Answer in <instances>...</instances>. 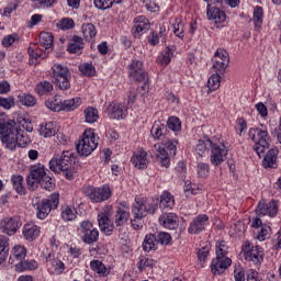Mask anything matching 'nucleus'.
<instances>
[{"label":"nucleus","mask_w":281,"mask_h":281,"mask_svg":"<svg viewBox=\"0 0 281 281\" xmlns=\"http://www.w3.org/2000/svg\"><path fill=\"white\" fill-rule=\"evenodd\" d=\"M81 32L85 41L88 42L95 38V36L98 35V30H95V26L92 23L82 24Z\"/></svg>","instance_id":"27"},{"label":"nucleus","mask_w":281,"mask_h":281,"mask_svg":"<svg viewBox=\"0 0 281 281\" xmlns=\"http://www.w3.org/2000/svg\"><path fill=\"white\" fill-rule=\"evenodd\" d=\"M21 217L19 216L5 217L0 223V227L3 234H7L8 236H14L21 227Z\"/></svg>","instance_id":"12"},{"label":"nucleus","mask_w":281,"mask_h":281,"mask_svg":"<svg viewBox=\"0 0 281 281\" xmlns=\"http://www.w3.org/2000/svg\"><path fill=\"white\" fill-rule=\"evenodd\" d=\"M159 209V198L153 199L150 202L145 203L143 200L136 199L132 207L134 218H145L148 214H155Z\"/></svg>","instance_id":"7"},{"label":"nucleus","mask_w":281,"mask_h":281,"mask_svg":"<svg viewBox=\"0 0 281 281\" xmlns=\"http://www.w3.org/2000/svg\"><path fill=\"white\" fill-rule=\"evenodd\" d=\"M59 203L60 194L58 193H53L47 199H44L41 202H36L33 200V205L37 210V218H40L41 221H45V218L49 216V212H52V210H56Z\"/></svg>","instance_id":"5"},{"label":"nucleus","mask_w":281,"mask_h":281,"mask_svg":"<svg viewBox=\"0 0 281 281\" xmlns=\"http://www.w3.org/2000/svg\"><path fill=\"white\" fill-rule=\"evenodd\" d=\"M280 153V149H278V147H273L271 149H269L266 155L265 158L262 160V166L263 168H278V154Z\"/></svg>","instance_id":"20"},{"label":"nucleus","mask_w":281,"mask_h":281,"mask_svg":"<svg viewBox=\"0 0 281 281\" xmlns=\"http://www.w3.org/2000/svg\"><path fill=\"white\" fill-rule=\"evenodd\" d=\"M248 135L256 144L254 150L259 157H262V155L269 150V146H271L269 144V133L260 128H250Z\"/></svg>","instance_id":"6"},{"label":"nucleus","mask_w":281,"mask_h":281,"mask_svg":"<svg viewBox=\"0 0 281 281\" xmlns=\"http://www.w3.org/2000/svg\"><path fill=\"white\" fill-rule=\"evenodd\" d=\"M136 100H137V90H135V88H131L127 93L126 106L128 109H131V106H133V104H135Z\"/></svg>","instance_id":"60"},{"label":"nucleus","mask_w":281,"mask_h":281,"mask_svg":"<svg viewBox=\"0 0 281 281\" xmlns=\"http://www.w3.org/2000/svg\"><path fill=\"white\" fill-rule=\"evenodd\" d=\"M10 252V244L5 237H0V265H3L8 260V254Z\"/></svg>","instance_id":"33"},{"label":"nucleus","mask_w":281,"mask_h":281,"mask_svg":"<svg viewBox=\"0 0 281 281\" xmlns=\"http://www.w3.org/2000/svg\"><path fill=\"white\" fill-rule=\"evenodd\" d=\"M15 269L16 271H34V269H38V262L34 260H24L15 263Z\"/></svg>","instance_id":"32"},{"label":"nucleus","mask_w":281,"mask_h":281,"mask_svg":"<svg viewBox=\"0 0 281 281\" xmlns=\"http://www.w3.org/2000/svg\"><path fill=\"white\" fill-rule=\"evenodd\" d=\"M177 140H165L162 144L164 147H161V145L159 144L154 145L156 153H158L156 157L160 159V164L161 166H165V168H168V166H170V156H177ZM168 150L170 156L168 155Z\"/></svg>","instance_id":"8"},{"label":"nucleus","mask_w":281,"mask_h":281,"mask_svg":"<svg viewBox=\"0 0 281 281\" xmlns=\"http://www.w3.org/2000/svg\"><path fill=\"white\" fill-rule=\"evenodd\" d=\"M159 222L167 229H177L179 227V217L175 213H165L160 215Z\"/></svg>","instance_id":"21"},{"label":"nucleus","mask_w":281,"mask_h":281,"mask_svg":"<svg viewBox=\"0 0 281 281\" xmlns=\"http://www.w3.org/2000/svg\"><path fill=\"white\" fill-rule=\"evenodd\" d=\"M79 71L82 74V76H88V78H91V76L95 75V67L91 64H81L79 66Z\"/></svg>","instance_id":"51"},{"label":"nucleus","mask_w":281,"mask_h":281,"mask_svg":"<svg viewBox=\"0 0 281 281\" xmlns=\"http://www.w3.org/2000/svg\"><path fill=\"white\" fill-rule=\"evenodd\" d=\"M158 245H170L172 237L168 233H159L156 237Z\"/></svg>","instance_id":"57"},{"label":"nucleus","mask_w":281,"mask_h":281,"mask_svg":"<svg viewBox=\"0 0 281 281\" xmlns=\"http://www.w3.org/2000/svg\"><path fill=\"white\" fill-rule=\"evenodd\" d=\"M167 126L173 132L181 131V121L177 116H171L167 121Z\"/></svg>","instance_id":"53"},{"label":"nucleus","mask_w":281,"mask_h":281,"mask_svg":"<svg viewBox=\"0 0 281 281\" xmlns=\"http://www.w3.org/2000/svg\"><path fill=\"white\" fill-rule=\"evenodd\" d=\"M134 26L132 27V34L134 38H139L144 32L150 30V22L146 16H138L134 20Z\"/></svg>","instance_id":"16"},{"label":"nucleus","mask_w":281,"mask_h":281,"mask_svg":"<svg viewBox=\"0 0 281 281\" xmlns=\"http://www.w3.org/2000/svg\"><path fill=\"white\" fill-rule=\"evenodd\" d=\"M213 144H214V143H213L210 138H207L206 140L200 139V140L198 142L196 147H195V150H196L198 155H199L200 157H202L203 154H204V151H205V149H206V148H212Z\"/></svg>","instance_id":"48"},{"label":"nucleus","mask_w":281,"mask_h":281,"mask_svg":"<svg viewBox=\"0 0 281 281\" xmlns=\"http://www.w3.org/2000/svg\"><path fill=\"white\" fill-rule=\"evenodd\" d=\"M11 181L18 194H25V187H23V176H13Z\"/></svg>","instance_id":"46"},{"label":"nucleus","mask_w":281,"mask_h":281,"mask_svg":"<svg viewBox=\"0 0 281 281\" xmlns=\"http://www.w3.org/2000/svg\"><path fill=\"white\" fill-rule=\"evenodd\" d=\"M198 175L199 177L205 178L210 175V165L205 162L198 164Z\"/></svg>","instance_id":"59"},{"label":"nucleus","mask_w":281,"mask_h":281,"mask_svg":"<svg viewBox=\"0 0 281 281\" xmlns=\"http://www.w3.org/2000/svg\"><path fill=\"white\" fill-rule=\"evenodd\" d=\"M263 16H265V11L262 10V7H256L254 9V18H252V21L255 23V30H260V27H262Z\"/></svg>","instance_id":"38"},{"label":"nucleus","mask_w":281,"mask_h":281,"mask_svg":"<svg viewBox=\"0 0 281 281\" xmlns=\"http://www.w3.org/2000/svg\"><path fill=\"white\" fill-rule=\"evenodd\" d=\"M76 24L74 23V19H69V18H64L60 23H59V27L61 30H71L74 29Z\"/></svg>","instance_id":"62"},{"label":"nucleus","mask_w":281,"mask_h":281,"mask_svg":"<svg viewBox=\"0 0 281 281\" xmlns=\"http://www.w3.org/2000/svg\"><path fill=\"white\" fill-rule=\"evenodd\" d=\"M71 79L70 76H64V77H58L56 79H53V82L60 89L61 91H67L71 87V82L69 81Z\"/></svg>","instance_id":"39"},{"label":"nucleus","mask_w":281,"mask_h":281,"mask_svg":"<svg viewBox=\"0 0 281 281\" xmlns=\"http://www.w3.org/2000/svg\"><path fill=\"white\" fill-rule=\"evenodd\" d=\"M0 139L9 150H14L16 146L19 148H25L27 146V140L21 133V125L14 120L0 123Z\"/></svg>","instance_id":"1"},{"label":"nucleus","mask_w":281,"mask_h":281,"mask_svg":"<svg viewBox=\"0 0 281 281\" xmlns=\"http://www.w3.org/2000/svg\"><path fill=\"white\" fill-rule=\"evenodd\" d=\"M25 256H27V249L23 246H15L13 248V256L9 258L10 265H14V259L18 260V262H22L25 260Z\"/></svg>","instance_id":"26"},{"label":"nucleus","mask_w":281,"mask_h":281,"mask_svg":"<svg viewBox=\"0 0 281 281\" xmlns=\"http://www.w3.org/2000/svg\"><path fill=\"white\" fill-rule=\"evenodd\" d=\"M49 168L53 172H63L69 181L74 179L76 175V157L74 153L64 151L61 156H55L49 161Z\"/></svg>","instance_id":"3"},{"label":"nucleus","mask_w":281,"mask_h":281,"mask_svg":"<svg viewBox=\"0 0 281 281\" xmlns=\"http://www.w3.org/2000/svg\"><path fill=\"white\" fill-rule=\"evenodd\" d=\"M144 64L142 61L134 59L130 65V76L136 82H148V74L144 70Z\"/></svg>","instance_id":"13"},{"label":"nucleus","mask_w":281,"mask_h":281,"mask_svg":"<svg viewBox=\"0 0 281 281\" xmlns=\"http://www.w3.org/2000/svg\"><path fill=\"white\" fill-rule=\"evenodd\" d=\"M85 117H86V122L88 124H93L95 122H98V109L93 108V106H89L85 110Z\"/></svg>","instance_id":"44"},{"label":"nucleus","mask_w":281,"mask_h":281,"mask_svg":"<svg viewBox=\"0 0 281 281\" xmlns=\"http://www.w3.org/2000/svg\"><path fill=\"white\" fill-rule=\"evenodd\" d=\"M155 265H157V261H155L154 259L140 257L139 262H138V269H139V271H143L147 267L153 269L155 267Z\"/></svg>","instance_id":"52"},{"label":"nucleus","mask_w":281,"mask_h":281,"mask_svg":"<svg viewBox=\"0 0 281 281\" xmlns=\"http://www.w3.org/2000/svg\"><path fill=\"white\" fill-rule=\"evenodd\" d=\"M41 135L44 137H54V135H56V127L54 126V123L49 122L42 125Z\"/></svg>","instance_id":"49"},{"label":"nucleus","mask_w":281,"mask_h":281,"mask_svg":"<svg viewBox=\"0 0 281 281\" xmlns=\"http://www.w3.org/2000/svg\"><path fill=\"white\" fill-rule=\"evenodd\" d=\"M157 236L154 234L146 235L144 243H143V249L144 251H153V249H157Z\"/></svg>","instance_id":"31"},{"label":"nucleus","mask_w":281,"mask_h":281,"mask_svg":"<svg viewBox=\"0 0 281 281\" xmlns=\"http://www.w3.org/2000/svg\"><path fill=\"white\" fill-rule=\"evenodd\" d=\"M86 194L92 203H102V201H106L111 196V189L108 187H103L102 189L89 187L86 190Z\"/></svg>","instance_id":"11"},{"label":"nucleus","mask_w":281,"mask_h":281,"mask_svg":"<svg viewBox=\"0 0 281 281\" xmlns=\"http://www.w3.org/2000/svg\"><path fill=\"white\" fill-rule=\"evenodd\" d=\"M148 153L144 148L138 149L134 153L131 161L137 170H146L148 168Z\"/></svg>","instance_id":"17"},{"label":"nucleus","mask_w":281,"mask_h":281,"mask_svg":"<svg viewBox=\"0 0 281 281\" xmlns=\"http://www.w3.org/2000/svg\"><path fill=\"white\" fill-rule=\"evenodd\" d=\"M38 234H41V228L36 225L26 224L23 228V236L30 243H32V240H35V238H38Z\"/></svg>","instance_id":"25"},{"label":"nucleus","mask_w":281,"mask_h":281,"mask_svg":"<svg viewBox=\"0 0 281 281\" xmlns=\"http://www.w3.org/2000/svg\"><path fill=\"white\" fill-rule=\"evenodd\" d=\"M256 214L258 216H276L278 214V204L276 201H271L268 204L265 201H260L256 209Z\"/></svg>","instance_id":"15"},{"label":"nucleus","mask_w":281,"mask_h":281,"mask_svg":"<svg viewBox=\"0 0 281 281\" xmlns=\"http://www.w3.org/2000/svg\"><path fill=\"white\" fill-rule=\"evenodd\" d=\"M16 104H23V106H34L36 104V98L32 94L18 95Z\"/></svg>","instance_id":"42"},{"label":"nucleus","mask_w":281,"mask_h":281,"mask_svg":"<svg viewBox=\"0 0 281 281\" xmlns=\"http://www.w3.org/2000/svg\"><path fill=\"white\" fill-rule=\"evenodd\" d=\"M160 202V207H169L172 209L175 207V198L172 196V194H170V192L165 191L161 195H160V200H158V203Z\"/></svg>","instance_id":"34"},{"label":"nucleus","mask_w":281,"mask_h":281,"mask_svg":"<svg viewBox=\"0 0 281 281\" xmlns=\"http://www.w3.org/2000/svg\"><path fill=\"white\" fill-rule=\"evenodd\" d=\"M26 183L31 192H34L38 186L44 190H48V192H52L55 187L52 176L47 173V170L43 165L32 167L30 175L26 178Z\"/></svg>","instance_id":"2"},{"label":"nucleus","mask_w":281,"mask_h":281,"mask_svg":"<svg viewBox=\"0 0 281 281\" xmlns=\"http://www.w3.org/2000/svg\"><path fill=\"white\" fill-rule=\"evenodd\" d=\"M81 238L82 241L86 243V245H93V243H98V238H100V233L97 228H91L90 231L83 233V236Z\"/></svg>","instance_id":"30"},{"label":"nucleus","mask_w":281,"mask_h":281,"mask_svg":"<svg viewBox=\"0 0 281 281\" xmlns=\"http://www.w3.org/2000/svg\"><path fill=\"white\" fill-rule=\"evenodd\" d=\"M93 1L98 10H109V8H113V3H122V0H93Z\"/></svg>","instance_id":"47"},{"label":"nucleus","mask_w":281,"mask_h":281,"mask_svg":"<svg viewBox=\"0 0 281 281\" xmlns=\"http://www.w3.org/2000/svg\"><path fill=\"white\" fill-rule=\"evenodd\" d=\"M54 90V86L49 81H41L37 83L35 91L37 95H45V93H49V91Z\"/></svg>","instance_id":"43"},{"label":"nucleus","mask_w":281,"mask_h":281,"mask_svg":"<svg viewBox=\"0 0 281 281\" xmlns=\"http://www.w3.org/2000/svg\"><path fill=\"white\" fill-rule=\"evenodd\" d=\"M196 256L199 259V262H205L207 259V256H210V248L207 246H204L196 250Z\"/></svg>","instance_id":"58"},{"label":"nucleus","mask_w":281,"mask_h":281,"mask_svg":"<svg viewBox=\"0 0 281 281\" xmlns=\"http://www.w3.org/2000/svg\"><path fill=\"white\" fill-rule=\"evenodd\" d=\"M81 49H85V43L82 42V37L74 35L72 42L68 44V52L70 54H78V52H81Z\"/></svg>","instance_id":"28"},{"label":"nucleus","mask_w":281,"mask_h":281,"mask_svg":"<svg viewBox=\"0 0 281 281\" xmlns=\"http://www.w3.org/2000/svg\"><path fill=\"white\" fill-rule=\"evenodd\" d=\"M229 267H232V260L227 257V246L225 241H221L216 247V258L212 260L211 271L213 276H221Z\"/></svg>","instance_id":"4"},{"label":"nucleus","mask_w":281,"mask_h":281,"mask_svg":"<svg viewBox=\"0 0 281 281\" xmlns=\"http://www.w3.org/2000/svg\"><path fill=\"white\" fill-rule=\"evenodd\" d=\"M226 156H227V149H225V145L221 147V145L213 143V145L211 146L212 166H221V164L225 161Z\"/></svg>","instance_id":"14"},{"label":"nucleus","mask_w":281,"mask_h":281,"mask_svg":"<svg viewBox=\"0 0 281 281\" xmlns=\"http://www.w3.org/2000/svg\"><path fill=\"white\" fill-rule=\"evenodd\" d=\"M52 265L54 269V276H60L63 271H65V263H63V261H60L59 259H54L52 261Z\"/></svg>","instance_id":"55"},{"label":"nucleus","mask_w":281,"mask_h":281,"mask_svg":"<svg viewBox=\"0 0 281 281\" xmlns=\"http://www.w3.org/2000/svg\"><path fill=\"white\" fill-rule=\"evenodd\" d=\"M98 222L101 232H111V229H109V227H111V220H109V216L105 214H99Z\"/></svg>","instance_id":"50"},{"label":"nucleus","mask_w":281,"mask_h":281,"mask_svg":"<svg viewBox=\"0 0 281 281\" xmlns=\"http://www.w3.org/2000/svg\"><path fill=\"white\" fill-rule=\"evenodd\" d=\"M207 221L210 217L205 214L198 215L193 221L190 223L189 226V234H201L203 229H205V225H207Z\"/></svg>","instance_id":"18"},{"label":"nucleus","mask_w":281,"mask_h":281,"mask_svg":"<svg viewBox=\"0 0 281 281\" xmlns=\"http://www.w3.org/2000/svg\"><path fill=\"white\" fill-rule=\"evenodd\" d=\"M61 218L64 221H74L76 218V214H74V211L67 206L63 212H61Z\"/></svg>","instance_id":"64"},{"label":"nucleus","mask_w":281,"mask_h":281,"mask_svg":"<svg viewBox=\"0 0 281 281\" xmlns=\"http://www.w3.org/2000/svg\"><path fill=\"white\" fill-rule=\"evenodd\" d=\"M40 45L45 49H52L54 46V35L52 33L42 32L40 34Z\"/></svg>","instance_id":"29"},{"label":"nucleus","mask_w":281,"mask_h":281,"mask_svg":"<svg viewBox=\"0 0 281 281\" xmlns=\"http://www.w3.org/2000/svg\"><path fill=\"white\" fill-rule=\"evenodd\" d=\"M0 106L3 109H12V106H14V97H0Z\"/></svg>","instance_id":"61"},{"label":"nucleus","mask_w":281,"mask_h":281,"mask_svg":"<svg viewBox=\"0 0 281 281\" xmlns=\"http://www.w3.org/2000/svg\"><path fill=\"white\" fill-rule=\"evenodd\" d=\"M82 101L80 98L65 100L63 101V111H74L75 109H78Z\"/></svg>","instance_id":"45"},{"label":"nucleus","mask_w":281,"mask_h":281,"mask_svg":"<svg viewBox=\"0 0 281 281\" xmlns=\"http://www.w3.org/2000/svg\"><path fill=\"white\" fill-rule=\"evenodd\" d=\"M206 16L210 21H215V23H225L226 19L225 11L211 7V4H207Z\"/></svg>","instance_id":"22"},{"label":"nucleus","mask_w":281,"mask_h":281,"mask_svg":"<svg viewBox=\"0 0 281 281\" xmlns=\"http://www.w3.org/2000/svg\"><path fill=\"white\" fill-rule=\"evenodd\" d=\"M245 259L254 265H260L265 260V252L260 246H255L250 250L245 252Z\"/></svg>","instance_id":"19"},{"label":"nucleus","mask_w":281,"mask_h":281,"mask_svg":"<svg viewBox=\"0 0 281 281\" xmlns=\"http://www.w3.org/2000/svg\"><path fill=\"white\" fill-rule=\"evenodd\" d=\"M207 93H212V91H216L221 87V75L218 72L213 74L207 81Z\"/></svg>","instance_id":"40"},{"label":"nucleus","mask_w":281,"mask_h":281,"mask_svg":"<svg viewBox=\"0 0 281 281\" xmlns=\"http://www.w3.org/2000/svg\"><path fill=\"white\" fill-rule=\"evenodd\" d=\"M47 109L50 111L60 112L63 111V99L60 95H55L52 100L46 101Z\"/></svg>","instance_id":"37"},{"label":"nucleus","mask_w":281,"mask_h":281,"mask_svg":"<svg viewBox=\"0 0 281 281\" xmlns=\"http://www.w3.org/2000/svg\"><path fill=\"white\" fill-rule=\"evenodd\" d=\"M108 115L111 120H124L126 114L124 113V105L120 103H111L108 106Z\"/></svg>","instance_id":"23"},{"label":"nucleus","mask_w":281,"mask_h":281,"mask_svg":"<svg viewBox=\"0 0 281 281\" xmlns=\"http://www.w3.org/2000/svg\"><path fill=\"white\" fill-rule=\"evenodd\" d=\"M175 54V48L168 46L165 50V54H162V58L160 60L161 65H170V60L172 59V55Z\"/></svg>","instance_id":"54"},{"label":"nucleus","mask_w":281,"mask_h":281,"mask_svg":"<svg viewBox=\"0 0 281 281\" xmlns=\"http://www.w3.org/2000/svg\"><path fill=\"white\" fill-rule=\"evenodd\" d=\"M98 148L95 143V134L89 132L83 133L82 139L76 145V149L80 157H89V155Z\"/></svg>","instance_id":"9"},{"label":"nucleus","mask_w":281,"mask_h":281,"mask_svg":"<svg viewBox=\"0 0 281 281\" xmlns=\"http://www.w3.org/2000/svg\"><path fill=\"white\" fill-rule=\"evenodd\" d=\"M90 269H92L94 273H99V276H109L110 273L106 266H104V263H102L100 260H92L90 262Z\"/></svg>","instance_id":"35"},{"label":"nucleus","mask_w":281,"mask_h":281,"mask_svg":"<svg viewBox=\"0 0 281 281\" xmlns=\"http://www.w3.org/2000/svg\"><path fill=\"white\" fill-rule=\"evenodd\" d=\"M131 216V213H128L127 211H125L122 207H119L115 214V224L120 227L122 225H124V223H126L128 221Z\"/></svg>","instance_id":"41"},{"label":"nucleus","mask_w":281,"mask_h":281,"mask_svg":"<svg viewBox=\"0 0 281 281\" xmlns=\"http://www.w3.org/2000/svg\"><path fill=\"white\" fill-rule=\"evenodd\" d=\"M65 76H71V71H69V68L64 67L60 64H55L53 66V76H52L53 80L56 78H63Z\"/></svg>","instance_id":"36"},{"label":"nucleus","mask_w":281,"mask_h":281,"mask_svg":"<svg viewBox=\"0 0 281 281\" xmlns=\"http://www.w3.org/2000/svg\"><path fill=\"white\" fill-rule=\"evenodd\" d=\"M150 133L154 139H161V137H164L165 135H168V125H165L159 121L155 122Z\"/></svg>","instance_id":"24"},{"label":"nucleus","mask_w":281,"mask_h":281,"mask_svg":"<svg viewBox=\"0 0 281 281\" xmlns=\"http://www.w3.org/2000/svg\"><path fill=\"white\" fill-rule=\"evenodd\" d=\"M173 33L178 38H183V23H181V21L176 20V23L173 24Z\"/></svg>","instance_id":"63"},{"label":"nucleus","mask_w":281,"mask_h":281,"mask_svg":"<svg viewBox=\"0 0 281 281\" xmlns=\"http://www.w3.org/2000/svg\"><path fill=\"white\" fill-rule=\"evenodd\" d=\"M16 41H19V34L15 33V34L7 35L2 40V45L3 47H10L14 43H16Z\"/></svg>","instance_id":"56"},{"label":"nucleus","mask_w":281,"mask_h":281,"mask_svg":"<svg viewBox=\"0 0 281 281\" xmlns=\"http://www.w3.org/2000/svg\"><path fill=\"white\" fill-rule=\"evenodd\" d=\"M229 66V53L223 48H218L213 57V68L220 74H225Z\"/></svg>","instance_id":"10"}]
</instances>
